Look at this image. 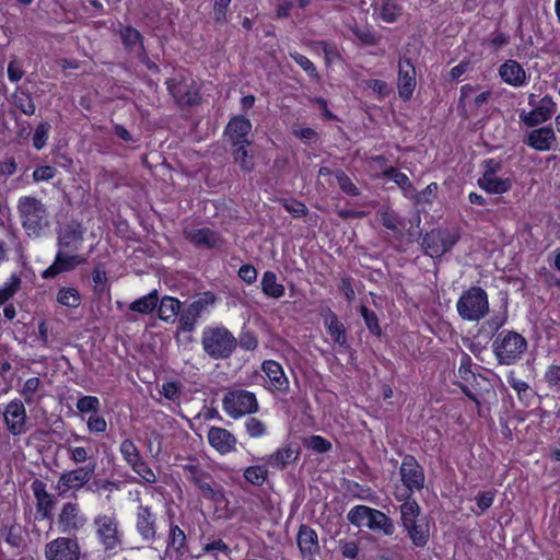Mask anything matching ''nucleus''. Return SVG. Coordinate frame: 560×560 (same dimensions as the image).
<instances>
[{
  "label": "nucleus",
  "mask_w": 560,
  "mask_h": 560,
  "mask_svg": "<svg viewBox=\"0 0 560 560\" xmlns=\"http://www.w3.org/2000/svg\"><path fill=\"white\" fill-rule=\"evenodd\" d=\"M397 500L405 499L400 505V523L416 547H424L429 540V526L420 518V506L408 493L396 494Z\"/></svg>",
  "instance_id": "obj_1"
},
{
  "label": "nucleus",
  "mask_w": 560,
  "mask_h": 560,
  "mask_svg": "<svg viewBox=\"0 0 560 560\" xmlns=\"http://www.w3.org/2000/svg\"><path fill=\"white\" fill-rule=\"evenodd\" d=\"M18 212L23 229L28 236L38 237L48 226V212L45 205L31 196L21 197L18 202Z\"/></svg>",
  "instance_id": "obj_2"
},
{
  "label": "nucleus",
  "mask_w": 560,
  "mask_h": 560,
  "mask_svg": "<svg viewBox=\"0 0 560 560\" xmlns=\"http://www.w3.org/2000/svg\"><path fill=\"white\" fill-rule=\"evenodd\" d=\"M236 343V338L224 327H205L202 330V348L214 360L229 358Z\"/></svg>",
  "instance_id": "obj_3"
},
{
  "label": "nucleus",
  "mask_w": 560,
  "mask_h": 560,
  "mask_svg": "<svg viewBox=\"0 0 560 560\" xmlns=\"http://www.w3.org/2000/svg\"><path fill=\"white\" fill-rule=\"evenodd\" d=\"M495 358L501 364H513L527 349L526 339L518 332L506 330L500 332L492 342Z\"/></svg>",
  "instance_id": "obj_4"
},
{
  "label": "nucleus",
  "mask_w": 560,
  "mask_h": 560,
  "mask_svg": "<svg viewBox=\"0 0 560 560\" xmlns=\"http://www.w3.org/2000/svg\"><path fill=\"white\" fill-rule=\"evenodd\" d=\"M459 316L469 322H478L489 312L488 295L479 287H471L464 291L456 303Z\"/></svg>",
  "instance_id": "obj_5"
},
{
  "label": "nucleus",
  "mask_w": 560,
  "mask_h": 560,
  "mask_svg": "<svg viewBox=\"0 0 560 560\" xmlns=\"http://www.w3.org/2000/svg\"><path fill=\"white\" fill-rule=\"evenodd\" d=\"M223 410L233 419L258 411L259 405L256 395L245 389L228 392L222 399Z\"/></svg>",
  "instance_id": "obj_6"
},
{
  "label": "nucleus",
  "mask_w": 560,
  "mask_h": 560,
  "mask_svg": "<svg viewBox=\"0 0 560 560\" xmlns=\"http://www.w3.org/2000/svg\"><path fill=\"white\" fill-rule=\"evenodd\" d=\"M98 540L106 550H114L121 544L118 520L115 512L101 513L93 521Z\"/></svg>",
  "instance_id": "obj_7"
},
{
  "label": "nucleus",
  "mask_w": 560,
  "mask_h": 560,
  "mask_svg": "<svg viewBox=\"0 0 560 560\" xmlns=\"http://www.w3.org/2000/svg\"><path fill=\"white\" fill-rule=\"evenodd\" d=\"M86 523L88 518L78 503L66 502L62 504L57 516V527L60 533L67 534L69 537L74 536L85 527Z\"/></svg>",
  "instance_id": "obj_8"
},
{
  "label": "nucleus",
  "mask_w": 560,
  "mask_h": 560,
  "mask_svg": "<svg viewBox=\"0 0 560 560\" xmlns=\"http://www.w3.org/2000/svg\"><path fill=\"white\" fill-rule=\"evenodd\" d=\"M96 469L95 463H88L75 469L63 471L57 481V490L67 492L69 490L79 491L85 487L93 478Z\"/></svg>",
  "instance_id": "obj_9"
},
{
  "label": "nucleus",
  "mask_w": 560,
  "mask_h": 560,
  "mask_svg": "<svg viewBox=\"0 0 560 560\" xmlns=\"http://www.w3.org/2000/svg\"><path fill=\"white\" fill-rule=\"evenodd\" d=\"M81 549L72 537H58L45 546L46 560H79Z\"/></svg>",
  "instance_id": "obj_10"
},
{
  "label": "nucleus",
  "mask_w": 560,
  "mask_h": 560,
  "mask_svg": "<svg viewBox=\"0 0 560 560\" xmlns=\"http://www.w3.org/2000/svg\"><path fill=\"white\" fill-rule=\"evenodd\" d=\"M458 236L446 230H432L422 240L425 254L431 257H440L450 252L456 244Z\"/></svg>",
  "instance_id": "obj_11"
},
{
  "label": "nucleus",
  "mask_w": 560,
  "mask_h": 560,
  "mask_svg": "<svg viewBox=\"0 0 560 560\" xmlns=\"http://www.w3.org/2000/svg\"><path fill=\"white\" fill-rule=\"evenodd\" d=\"M183 469L186 478L200 490L206 499L213 501H221L223 499L221 489L212 487L210 475L198 465L186 464L183 466Z\"/></svg>",
  "instance_id": "obj_12"
},
{
  "label": "nucleus",
  "mask_w": 560,
  "mask_h": 560,
  "mask_svg": "<svg viewBox=\"0 0 560 560\" xmlns=\"http://www.w3.org/2000/svg\"><path fill=\"white\" fill-rule=\"evenodd\" d=\"M500 163L489 160L486 162V170L478 179V185L481 189L489 194H503L512 187V182L509 178H502L497 176L498 170H500Z\"/></svg>",
  "instance_id": "obj_13"
},
{
  "label": "nucleus",
  "mask_w": 560,
  "mask_h": 560,
  "mask_svg": "<svg viewBox=\"0 0 560 560\" xmlns=\"http://www.w3.org/2000/svg\"><path fill=\"white\" fill-rule=\"evenodd\" d=\"M399 472L400 479L408 491L421 490L424 487L423 469L415 457L405 456Z\"/></svg>",
  "instance_id": "obj_14"
},
{
  "label": "nucleus",
  "mask_w": 560,
  "mask_h": 560,
  "mask_svg": "<svg viewBox=\"0 0 560 560\" xmlns=\"http://www.w3.org/2000/svg\"><path fill=\"white\" fill-rule=\"evenodd\" d=\"M75 252L58 250L54 264L43 272L44 278H54L57 275L73 270L85 262V258Z\"/></svg>",
  "instance_id": "obj_15"
},
{
  "label": "nucleus",
  "mask_w": 560,
  "mask_h": 560,
  "mask_svg": "<svg viewBox=\"0 0 560 560\" xmlns=\"http://www.w3.org/2000/svg\"><path fill=\"white\" fill-rule=\"evenodd\" d=\"M3 418L11 434L20 435L25 432L26 411L22 401L9 402L3 411Z\"/></svg>",
  "instance_id": "obj_16"
},
{
  "label": "nucleus",
  "mask_w": 560,
  "mask_h": 560,
  "mask_svg": "<svg viewBox=\"0 0 560 560\" xmlns=\"http://www.w3.org/2000/svg\"><path fill=\"white\" fill-rule=\"evenodd\" d=\"M84 230L78 222H70L60 230L58 236L59 250L77 252L83 241Z\"/></svg>",
  "instance_id": "obj_17"
},
{
  "label": "nucleus",
  "mask_w": 560,
  "mask_h": 560,
  "mask_svg": "<svg viewBox=\"0 0 560 560\" xmlns=\"http://www.w3.org/2000/svg\"><path fill=\"white\" fill-rule=\"evenodd\" d=\"M398 93L404 100H409L416 88V70L409 59H400L398 65Z\"/></svg>",
  "instance_id": "obj_18"
},
{
  "label": "nucleus",
  "mask_w": 560,
  "mask_h": 560,
  "mask_svg": "<svg viewBox=\"0 0 560 560\" xmlns=\"http://www.w3.org/2000/svg\"><path fill=\"white\" fill-rule=\"evenodd\" d=\"M136 529L143 540L152 541L156 537V518L149 506L140 505L137 510Z\"/></svg>",
  "instance_id": "obj_19"
},
{
  "label": "nucleus",
  "mask_w": 560,
  "mask_h": 560,
  "mask_svg": "<svg viewBox=\"0 0 560 560\" xmlns=\"http://www.w3.org/2000/svg\"><path fill=\"white\" fill-rule=\"evenodd\" d=\"M262 371L267 376V387L270 390L287 393L289 390V380L285 376L282 366L272 360L262 363Z\"/></svg>",
  "instance_id": "obj_20"
},
{
  "label": "nucleus",
  "mask_w": 560,
  "mask_h": 560,
  "mask_svg": "<svg viewBox=\"0 0 560 560\" xmlns=\"http://www.w3.org/2000/svg\"><path fill=\"white\" fill-rule=\"evenodd\" d=\"M184 235L186 240L198 247L214 248L222 244L221 236L208 228L186 229Z\"/></svg>",
  "instance_id": "obj_21"
},
{
  "label": "nucleus",
  "mask_w": 560,
  "mask_h": 560,
  "mask_svg": "<svg viewBox=\"0 0 560 560\" xmlns=\"http://www.w3.org/2000/svg\"><path fill=\"white\" fill-rule=\"evenodd\" d=\"M252 130V122L244 116H237L230 120L226 127V136L233 145L250 144L247 135Z\"/></svg>",
  "instance_id": "obj_22"
},
{
  "label": "nucleus",
  "mask_w": 560,
  "mask_h": 560,
  "mask_svg": "<svg viewBox=\"0 0 560 560\" xmlns=\"http://www.w3.org/2000/svg\"><path fill=\"white\" fill-rule=\"evenodd\" d=\"M185 551V533L177 525L171 524L167 545L164 551V558H174L175 560H180Z\"/></svg>",
  "instance_id": "obj_23"
},
{
  "label": "nucleus",
  "mask_w": 560,
  "mask_h": 560,
  "mask_svg": "<svg viewBox=\"0 0 560 560\" xmlns=\"http://www.w3.org/2000/svg\"><path fill=\"white\" fill-rule=\"evenodd\" d=\"M208 441L219 453L232 452L236 445L235 436L223 428L212 427L208 432Z\"/></svg>",
  "instance_id": "obj_24"
},
{
  "label": "nucleus",
  "mask_w": 560,
  "mask_h": 560,
  "mask_svg": "<svg viewBox=\"0 0 560 560\" xmlns=\"http://www.w3.org/2000/svg\"><path fill=\"white\" fill-rule=\"evenodd\" d=\"M298 546L304 558L313 557L319 551L317 533L307 525H301L298 533Z\"/></svg>",
  "instance_id": "obj_25"
},
{
  "label": "nucleus",
  "mask_w": 560,
  "mask_h": 560,
  "mask_svg": "<svg viewBox=\"0 0 560 560\" xmlns=\"http://www.w3.org/2000/svg\"><path fill=\"white\" fill-rule=\"evenodd\" d=\"M32 490L36 500V510L43 518H49L55 504L54 497L47 492L46 485L40 480L32 483Z\"/></svg>",
  "instance_id": "obj_26"
},
{
  "label": "nucleus",
  "mask_w": 560,
  "mask_h": 560,
  "mask_svg": "<svg viewBox=\"0 0 560 560\" xmlns=\"http://www.w3.org/2000/svg\"><path fill=\"white\" fill-rule=\"evenodd\" d=\"M499 74L505 83L512 86H522L526 82V72L515 60H508L501 65Z\"/></svg>",
  "instance_id": "obj_27"
},
{
  "label": "nucleus",
  "mask_w": 560,
  "mask_h": 560,
  "mask_svg": "<svg viewBox=\"0 0 560 560\" xmlns=\"http://www.w3.org/2000/svg\"><path fill=\"white\" fill-rule=\"evenodd\" d=\"M556 109V104L551 97L545 96L539 105L524 117L527 126L534 127L548 120Z\"/></svg>",
  "instance_id": "obj_28"
},
{
  "label": "nucleus",
  "mask_w": 560,
  "mask_h": 560,
  "mask_svg": "<svg viewBox=\"0 0 560 560\" xmlns=\"http://www.w3.org/2000/svg\"><path fill=\"white\" fill-rule=\"evenodd\" d=\"M555 140V131L549 127H542L529 132L527 143L535 150L547 151Z\"/></svg>",
  "instance_id": "obj_29"
},
{
  "label": "nucleus",
  "mask_w": 560,
  "mask_h": 560,
  "mask_svg": "<svg viewBox=\"0 0 560 560\" xmlns=\"http://www.w3.org/2000/svg\"><path fill=\"white\" fill-rule=\"evenodd\" d=\"M366 527L372 530H378L386 536H390L395 532L393 521L383 512L375 509H371V515L369 522H366Z\"/></svg>",
  "instance_id": "obj_30"
},
{
  "label": "nucleus",
  "mask_w": 560,
  "mask_h": 560,
  "mask_svg": "<svg viewBox=\"0 0 560 560\" xmlns=\"http://www.w3.org/2000/svg\"><path fill=\"white\" fill-rule=\"evenodd\" d=\"M324 324L335 342L339 343L340 346H345L347 343L345 326L339 322L338 317L332 311H327L326 315L324 316Z\"/></svg>",
  "instance_id": "obj_31"
},
{
  "label": "nucleus",
  "mask_w": 560,
  "mask_h": 560,
  "mask_svg": "<svg viewBox=\"0 0 560 560\" xmlns=\"http://www.w3.org/2000/svg\"><path fill=\"white\" fill-rule=\"evenodd\" d=\"M180 312V302L172 296H163L159 305V317L166 323H174Z\"/></svg>",
  "instance_id": "obj_32"
},
{
  "label": "nucleus",
  "mask_w": 560,
  "mask_h": 560,
  "mask_svg": "<svg viewBox=\"0 0 560 560\" xmlns=\"http://www.w3.org/2000/svg\"><path fill=\"white\" fill-rule=\"evenodd\" d=\"M262 292L273 299H279L284 294V287L277 281V276L272 271H266L260 281Z\"/></svg>",
  "instance_id": "obj_33"
},
{
  "label": "nucleus",
  "mask_w": 560,
  "mask_h": 560,
  "mask_svg": "<svg viewBox=\"0 0 560 560\" xmlns=\"http://www.w3.org/2000/svg\"><path fill=\"white\" fill-rule=\"evenodd\" d=\"M159 301L158 292L156 290L150 292L149 294L136 300L132 302L129 306V308L133 312L140 313V314H149L151 313Z\"/></svg>",
  "instance_id": "obj_34"
},
{
  "label": "nucleus",
  "mask_w": 560,
  "mask_h": 560,
  "mask_svg": "<svg viewBox=\"0 0 560 560\" xmlns=\"http://www.w3.org/2000/svg\"><path fill=\"white\" fill-rule=\"evenodd\" d=\"M57 302L70 308H77L81 304V295L80 292L72 287L61 288L57 292Z\"/></svg>",
  "instance_id": "obj_35"
},
{
  "label": "nucleus",
  "mask_w": 560,
  "mask_h": 560,
  "mask_svg": "<svg viewBox=\"0 0 560 560\" xmlns=\"http://www.w3.org/2000/svg\"><path fill=\"white\" fill-rule=\"evenodd\" d=\"M249 144H237L236 149L233 150V156L235 163L240 165L243 172L249 173L254 168L253 155L248 153L247 147Z\"/></svg>",
  "instance_id": "obj_36"
},
{
  "label": "nucleus",
  "mask_w": 560,
  "mask_h": 560,
  "mask_svg": "<svg viewBox=\"0 0 560 560\" xmlns=\"http://www.w3.org/2000/svg\"><path fill=\"white\" fill-rule=\"evenodd\" d=\"M217 302V298L212 292H203L197 296L189 305L198 316H201L205 312H208Z\"/></svg>",
  "instance_id": "obj_37"
},
{
  "label": "nucleus",
  "mask_w": 560,
  "mask_h": 560,
  "mask_svg": "<svg viewBox=\"0 0 560 560\" xmlns=\"http://www.w3.org/2000/svg\"><path fill=\"white\" fill-rule=\"evenodd\" d=\"M21 278L13 273L10 279L0 288V305L7 303L21 288Z\"/></svg>",
  "instance_id": "obj_38"
},
{
  "label": "nucleus",
  "mask_w": 560,
  "mask_h": 560,
  "mask_svg": "<svg viewBox=\"0 0 560 560\" xmlns=\"http://www.w3.org/2000/svg\"><path fill=\"white\" fill-rule=\"evenodd\" d=\"M400 14L401 7L397 2H395L394 0L383 1L380 9V15L384 22L394 23Z\"/></svg>",
  "instance_id": "obj_39"
},
{
  "label": "nucleus",
  "mask_w": 560,
  "mask_h": 560,
  "mask_svg": "<svg viewBox=\"0 0 560 560\" xmlns=\"http://www.w3.org/2000/svg\"><path fill=\"white\" fill-rule=\"evenodd\" d=\"M13 103L23 114L27 116L35 114L36 106L30 94L15 92L13 94Z\"/></svg>",
  "instance_id": "obj_40"
},
{
  "label": "nucleus",
  "mask_w": 560,
  "mask_h": 560,
  "mask_svg": "<svg viewBox=\"0 0 560 560\" xmlns=\"http://www.w3.org/2000/svg\"><path fill=\"white\" fill-rule=\"evenodd\" d=\"M178 316V328L182 331H192L196 327L198 318L200 317L188 306L182 310Z\"/></svg>",
  "instance_id": "obj_41"
},
{
  "label": "nucleus",
  "mask_w": 560,
  "mask_h": 560,
  "mask_svg": "<svg viewBox=\"0 0 560 560\" xmlns=\"http://www.w3.org/2000/svg\"><path fill=\"white\" fill-rule=\"evenodd\" d=\"M371 515V508L365 505H357L348 513V520L351 524L357 526H366Z\"/></svg>",
  "instance_id": "obj_42"
},
{
  "label": "nucleus",
  "mask_w": 560,
  "mask_h": 560,
  "mask_svg": "<svg viewBox=\"0 0 560 560\" xmlns=\"http://www.w3.org/2000/svg\"><path fill=\"white\" fill-rule=\"evenodd\" d=\"M293 450L290 446L279 448L276 453L270 455L269 464L273 468L282 469L293 457Z\"/></svg>",
  "instance_id": "obj_43"
},
{
  "label": "nucleus",
  "mask_w": 560,
  "mask_h": 560,
  "mask_svg": "<svg viewBox=\"0 0 560 560\" xmlns=\"http://www.w3.org/2000/svg\"><path fill=\"white\" fill-rule=\"evenodd\" d=\"M335 177L339 185V188L348 196L357 197L361 194L360 189L350 179V177L343 171H337Z\"/></svg>",
  "instance_id": "obj_44"
},
{
  "label": "nucleus",
  "mask_w": 560,
  "mask_h": 560,
  "mask_svg": "<svg viewBox=\"0 0 560 560\" xmlns=\"http://www.w3.org/2000/svg\"><path fill=\"white\" fill-rule=\"evenodd\" d=\"M268 471L262 466H250L245 469L244 478L254 486H261L267 479Z\"/></svg>",
  "instance_id": "obj_45"
},
{
  "label": "nucleus",
  "mask_w": 560,
  "mask_h": 560,
  "mask_svg": "<svg viewBox=\"0 0 560 560\" xmlns=\"http://www.w3.org/2000/svg\"><path fill=\"white\" fill-rule=\"evenodd\" d=\"M50 128L51 126L47 121H43L36 127L32 138L33 147L36 150H42L46 145Z\"/></svg>",
  "instance_id": "obj_46"
},
{
  "label": "nucleus",
  "mask_w": 560,
  "mask_h": 560,
  "mask_svg": "<svg viewBox=\"0 0 560 560\" xmlns=\"http://www.w3.org/2000/svg\"><path fill=\"white\" fill-rule=\"evenodd\" d=\"M382 224L390 231H399L404 228V222L389 209L378 211Z\"/></svg>",
  "instance_id": "obj_47"
},
{
  "label": "nucleus",
  "mask_w": 560,
  "mask_h": 560,
  "mask_svg": "<svg viewBox=\"0 0 560 560\" xmlns=\"http://www.w3.org/2000/svg\"><path fill=\"white\" fill-rule=\"evenodd\" d=\"M120 453L124 457V459L128 463V465H133L136 462L141 459V455L135 445V443L127 439L124 440L119 446Z\"/></svg>",
  "instance_id": "obj_48"
},
{
  "label": "nucleus",
  "mask_w": 560,
  "mask_h": 560,
  "mask_svg": "<svg viewBox=\"0 0 560 560\" xmlns=\"http://www.w3.org/2000/svg\"><path fill=\"white\" fill-rule=\"evenodd\" d=\"M132 470L147 483H155L158 478L154 471L148 466L145 462L139 459L130 466Z\"/></svg>",
  "instance_id": "obj_49"
},
{
  "label": "nucleus",
  "mask_w": 560,
  "mask_h": 560,
  "mask_svg": "<svg viewBox=\"0 0 560 560\" xmlns=\"http://www.w3.org/2000/svg\"><path fill=\"white\" fill-rule=\"evenodd\" d=\"M361 315L365 322L368 329L375 336L382 335V329L378 324V318L373 311H370L366 306H361Z\"/></svg>",
  "instance_id": "obj_50"
},
{
  "label": "nucleus",
  "mask_w": 560,
  "mask_h": 560,
  "mask_svg": "<svg viewBox=\"0 0 560 560\" xmlns=\"http://www.w3.org/2000/svg\"><path fill=\"white\" fill-rule=\"evenodd\" d=\"M4 540L12 547L20 548L23 546V537L21 527L18 525H11L3 530Z\"/></svg>",
  "instance_id": "obj_51"
},
{
  "label": "nucleus",
  "mask_w": 560,
  "mask_h": 560,
  "mask_svg": "<svg viewBox=\"0 0 560 560\" xmlns=\"http://www.w3.org/2000/svg\"><path fill=\"white\" fill-rule=\"evenodd\" d=\"M351 32L363 45L374 46L378 42L377 37L368 27H360L355 24L351 26Z\"/></svg>",
  "instance_id": "obj_52"
},
{
  "label": "nucleus",
  "mask_w": 560,
  "mask_h": 560,
  "mask_svg": "<svg viewBox=\"0 0 560 560\" xmlns=\"http://www.w3.org/2000/svg\"><path fill=\"white\" fill-rule=\"evenodd\" d=\"M305 446L316 453H326L331 448V443L319 435H312L305 440Z\"/></svg>",
  "instance_id": "obj_53"
},
{
  "label": "nucleus",
  "mask_w": 560,
  "mask_h": 560,
  "mask_svg": "<svg viewBox=\"0 0 560 560\" xmlns=\"http://www.w3.org/2000/svg\"><path fill=\"white\" fill-rule=\"evenodd\" d=\"M245 428L248 435L254 439L262 436L267 431L266 424L254 417L246 420Z\"/></svg>",
  "instance_id": "obj_54"
},
{
  "label": "nucleus",
  "mask_w": 560,
  "mask_h": 560,
  "mask_svg": "<svg viewBox=\"0 0 560 560\" xmlns=\"http://www.w3.org/2000/svg\"><path fill=\"white\" fill-rule=\"evenodd\" d=\"M77 409L83 413H95L100 409V400L95 396H83L77 401Z\"/></svg>",
  "instance_id": "obj_55"
},
{
  "label": "nucleus",
  "mask_w": 560,
  "mask_h": 560,
  "mask_svg": "<svg viewBox=\"0 0 560 560\" xmlns=\"http://www.w3.org/2000/svg\"><path fill=\"white\" fill-rule=\"evenodd\" d=\"M290 57L312 78H318L314 63L298 51L290 52Z\"/></svg>",
  "instance_id": "obj_56"
},
{
  "label": "nucleus",
  "mask_w": 560,
  "mask_h": 560,
  "mask_svg": "<svg viewBox=\"0 0 560 560\" xmlns=\"http://www.w3.org/2000/svg\"><path fill=\"white\" fill-rule=\"evenodd\" d=\"M88 429L93 433H103L107 429V422L104 417L97 415V412L91 415L88 419Z\"/></svg>",
  "instance_id": "obj_57"
},
{
  "label": "nucleus",
  "mask_w": 560,
  "mask_h": 560,
  "mask_svg": "<svg viewBox=\"0 0 560 560\" xmlns=\"http://www.w3.org/2000/svg\"><path fill=\"white\" fill-rule=\"evenodd\" d=\"M67 452L74 464H82L89 458L88 450L82 446H68Z\"/></svg>",
  "instance_id": "obj_58"
},
{
  "label": "nucleus",
  "mask_w": 560,
  "mask_h": 560,
  "mask_svg": "<svg viewBox=\"0 0 560 560\" xmlns=\"http://www.w3.org/2000/svg\"><path fill=\"white\" fill-rule=\"evenodd\" d=\"M232 0H214L213 16L215 22L223 23L226 20V10Z\"/></svg>",
  "instance_id": "obj_59"
},
{
  "label": "nucleus",
  "mask_w": 560,
  "mask_h": 560,
  "mask_svg": "<svg viewBox=\"0 0 560 560\" xmlns=\"http://www.w3.org/2000/svg\"><path fill=\"white\" fill-rule=\"evenodd\" d=\"M339 550L343 558L354 559L359 553V548L355 541L339 540Z\"/></svg>",
  "instance_id": "obj_60"
},
{
  "label": "nucleus",
  "mask_w": 560,
  "mask_h": 560,
  "mask_svg": "<svg viewBox=\"0 0 560 560\" xmlns=\"http://www.w3.org/2000/svg\"><path fill=\"white\" fill-rule=\"evenodd\" d=\"M283 207L295 218L304 217L307 213V208L305 205L296 200L285 201Z\"/></svg>",
  "instance_id": "obj_61"
},
{
  "label": "nucleus",
  "mask_w": 560,
  "mask_h": 560,
  "mask_svg": "<svg viewBox=\"0 0 560 560\" xmlns=\"http://www.w3.org/2000/svg\"><path fill=\"white\" fill-rule=\"evenodd\" d=\"M40 385V380L38 377L28 378L23 386L22 395L24 396L26 401H30L33 395L37 392Z\"/></svg>",
  "instance_id": "obj_62"
},
{
  "label": "nucleus",
  "mask_w": 560,
  "mask_h": 560,
  "mask_svg": "<svg viewBox=\"0 0 560 560\" xmlns=\"http://www.w3.org/2000/svg\"><path fill=\"white\" fill-rule=\"evenodd\" d=\"M161 393L170 400H177L180 395V385L176 382H170L162 385Z\"/></svg>",
  "instance_id": "obj_63"
},
{
  "label": "nucleus",
  "mask_w": 560,
  "mask_h": 560,
  "mask_svg": "<svg viewBox=\"0 0 560 560\" xmlns=\"http://www.w3.org/2000/svg\"><path fill=\"white\" fill-rule=\"evenodd\" d=\"M56 174V168L49 165L39 166L33 172L35 182L49 180Z\"/></svg>",
  "instance_id": "obj_64"
}]
</instances>
